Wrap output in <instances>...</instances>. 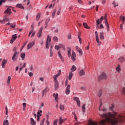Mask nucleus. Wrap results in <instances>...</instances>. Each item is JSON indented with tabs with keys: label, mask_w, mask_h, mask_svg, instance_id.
Segmentation results:
<instances>
[{
	"label": "nucleus",
	"mask_w": 125,
	"mask_h": 125,
	"mask_svg": "<svg viewBox=\"0 0 125 125\" xmlns=\"http://www.w3.org/2000/svg\"><path fill=\"white\" fill-rule=\"evenodd\" d=\"M67 39L68 40H71V39H72V35H71V34H69L67 36Z\"/></svg>",
	"instance_id": "864d4df0"
},
{
	"label": "nucleus",
	"mask_w": 125,
	"mask_h": 125,
	"mask_svg": "<svg viewBox=\"0 0 125 125\" xmlns=\"http://www.w3.org/2000/svg\"><path fill=\"white\" fill-rule=\"evenodd\" d=\"M19 54V53H18L17 52H15L13 55V57L12 58V59L13 61H16L17 60V57H18V55Z\"/></svg>",
	"instance_id": "7ed1b4c3"
},
{
	"label": "nucleus",
	"mask_w": 125,
	"mask_h": 125,
	"mask_svg": "<svg viewBox=\"0 0 125 125\" xmlns=\"http://www.w3.org/2000/svg\"><path fill=\"white\" fill-rule=\"evenodd\" d=\"M7 63V59H4L2 60L1 62V67L3 68V69H4L5 68V64Z\"/></svg>",
	"instance_id": "f8f14e48"
},
{
	"label": "nucleus",
	"mask_w": 125,
	"mask_h": 125,
	"mask_svg": "<svg viewBox=\"0 0 125 125\" xmlns=\"http://www.w3.org/2000/svg\"><path fill=\"white\" fill-rule=\"evenodd\" d=\"M46 92H47V89H46V88L44 89L42 92V96L44 95L45 94H46Z\"/></svg>",
	"instance_id": "ea45409f"
},
{
	"label": "nucleus",
	"mask_w": 125,
	"mask_h": 125,
	"mask_svg": "<svg viewBox=\"0 0 125 125\" xmlns=\"http://www.w3.org/2000/svg\"><path fill=\"white\" fill-rule=\"evenodd\" d=\"M3 125H9V123L8 122V120H4L3 121Z\"/></svg>",
	"instance_id": "2f4dec72"
},
{
	"label": "nucleus",
	"mask_w": 125,
	"mask_h": 125,
	"mask_svg": "<svg viewBox=\"0 0 125 125\" xmlns=\"http://www.w3.org/2000/svg\"><path fill=\"white\" fill-rule=\"evenodd\" d=\"M77 51L79 52V53L80 56H82L83 55V50H82V49H80V50H79Z\"/></svg>",
	"instance_id": "37998d69"
},
{
	"label": "nucleus",
	"mask_w": 125,
	"mask_h": 125,
	"mask_svg": "<svg viewBox=\"0 0 125 125\" xmlns=\"http://www.w3.org/2000/svg\"><path fill=\"white\" fill-rule=\"evenodd\" d=\"M53 97H54L55 99V101L56 102H58V93H54L53 94Z\"/></svg>",
	"instance_id": "f3484780"
},
{
	"label": "nucleus",
	"mask_w": 125,
	"mask_h": 125,
	"mask_svg": "<svg viewBox=\"0 0 125 125\" xmlns=\"http://www.w3.org/2000/svg\"><path fill=\"white\" fill-rule=\"evenodd\" d=\"M59 48H60L59 47V45H56L55 46V49H56V50H59Z\"/></svg>",
	"instance_id": "603ef678"
},
{
	"label": "nucleus",
	"mask_w": 125,
	"mask_h": 125,
	"mask_svg": "<svg viewBox=\"0 0 125 125\" xmlns=\"http://www.w3.org/2000/svg\"><path fill=\"white\" fill-rule=\"evenodd\" d=\"M17 50V47H15L13 48V51L14 52H17V51H16Z\"/></svg>",
	"instance_id": "13d9d810"
},
{
	"label": "nucleus",
	"mask_w": 125,
	"mask_h": 125,
	"mask_svg": "<svg viewBox=\"0 0 125 125\" xmlns=\"http://www.w3.org/2000/svg\"><path fill=\"white\" fill-rule=\"evenodd\" d=\"M16 7H17V8H21V9H24V6H23L22 4H18L16 5Z\"/></svg>",
	"instance_id": "6ab92c4d"
},
{
	"label": "nucleus",
	"mask_w": 125,
	"mask_h": 125,
	"mask_svg": "<svg viewBox=\"0 0 125 125\" xmlns=\"http://www.w3.org/2000/svg\"><path fill=\"white\" fill-rule=\"evenodd\" d=\"M113 5L114 6V7H116V6H118V4L115 1H113L112 2Z\"/></svg>",
	"instance_id": "4c0bfd02"
},
{
	"label": "nucleus",
	"mask_w": 125,
	"mask_h": 125,
	"mask_svg": "<svg viewBox=\"0 0 125 125\" xmlns=\"http://www.w3.org/2000/svg\"><path fill=\"white\" fill-rule=\"evenodd\" d=\"M56 13V10H54L53 11V13L52 14V16L53 17V18H54V17L55 16V14Z\"/></svg>",
	"instance_id": "a19ab883"
},
{
	"label": "nucleus",
	"mask_w": 125,
	"mask_h": 125,
	"mask_svg": "<svg viewBox=\"0 0 125 125\" xmlns=\"http://www.w3.org/2000/svg\"><path fill=\"white\" fill-rule=\"evenodd\" d=\"M83 26L85 29H90V27L88 26V25H87V23L85 22L83 23Z\"/></svg>",
	"instance_id": "b1692460"
},
{
	"label": "nucleus",
	"mask_w": 125,
	"mask_h": 125,
	"mask_svg": "<svg viewBox=\"0 0 125 125\" xmlns=\"http://www.w3.org/2000/svg\"><path fill=\"white\" fill-rule=\"evenodd\" d=\"M40 18H41V14H38L36 16V20H40Z\"/></svg>",
	"instance_id": "a18cd8bd"
},
{
	"label": "nucleus",
	"mask_w": 125,
	"mask_h": 125,
	"mask_svg": "<svg viewBox=\"0 0 125 125\" xmlns=\"http://www.w3.org/2000/svg\"><path fill=\"white\" fill-rule=\"evenodd\" d=\"M76 70H77V67L75 65H73L71 69V72H74Z\"/></svg>",
	"instance_id": "c85d7f7f"
},
{
	"label": "nucleus",
	"mask_w": 125,
	"mask_h": 125,
	"mask_svg": "<svg viewBox=\"0 0 125 125\" xmlns=\"http://www.w3.org/2000/svg\"><path fill=\"white\" fill-rule=\"evenodd\" d=\"M58 55L60 59H61L62 62H64V58H63V56H62V55L61 54V52L60 51L58 52Z\"/></svg>",
	"instance_id": "2eb2a0df"
},
{
	"label": "nucleus",
	"mask_w": 125,
	"mask_h": 125,
	"mask_svg": "<svg viewBox=\"0 0 125 125\" xmlns=\"http://www.w3.org/2000/svg\"><path fill=\"white\" fill-rule=\"evenodd\" d=\"M71 59L73 62H75V61H76V52H75V51H72Z\"/></svg>",
	"instance_id": "9d476101"
},
{
	"label": "nucleus",
	"mask_w": 125,
	"mask_h": 125,
	"mask_svg": "<svg viewBox=\"0 0 125 125\" xmlns=\"http://www.w3.org/2000/svg\"><path fill=\"white\" fill-rule=\"evenodd\" d=\"M37 122L40 121V115H37Z\"/></svg>",
	"instance_id": "338daca9"
},
{
	"label": "nucleus",
	"mask_w": 125,
	"mask_h": 125,
	"mask_svg": "<svg viewBox=\"0 0 125 125\" xmlns=\"http://www.w3.org/2000/svg\"><path fill=\"white\" fill-rule=\"evenodd\" d=\"M25 53H23L21 54V57L22 60H25Z\"/></svg>",
	"instance_id": "cd10ccee"
},
{
	"label": "nucleus",
	"mask_w": 125,
	"mask_h": 125,
	"mask_svg": "<svg viewBox=\"0 0 125 125\" xmlns=\"http://www.w3.org/2000/svg\"><path fill=\"white\" fill-rule=\"evenodd\" d=\"M82 111L83 113L85 112V104H84L82 107Z\"/></svg>",
	"instance_id": "c9c22d12"
},
{
	"label": "nucleus",
	"mask_w": 125,
	"mask_h": 125,
	"mask_svg": "<svg viewBox=\"0 0 125 125\" xmlns=\"http://www.w3.org/2000/svg\"><path fill=\"white\" fill-rule=\"evenodd\" d=\"M46 124H47V125H50V122H49L48 120H47Z\"/></svg>",
	"instance_id": "69168bd1"
},
{
	"label": "nucleus",
	"mask_w": 125,
	"mask_h": 125,
	"mask_svg": "<svg viewBox=\"0 0 125 125\" xmlns=\"http://www.w3.org/2000/svg\"><path fill=\"white\" fill-rule=\"evenodd\" d=\"M51 42V38H50V36L49 35H48L47 36V39H46V48H49V45L50 44V42Z\"/></svg>",
	"instance_id": "f257e3e1"
},
{
	"label": "nucleus",
	"mask_w": 125,
	"mask_h": 125,
	"mask_svg": "<svg viewBox=\"0 0 125 125\" xmlns=\"http://www.w3.org/2000/svg\"><path fill=\"white\" fill-rule=\"evenodd\" d=\"M52 31L55 32V33H58V28H55V27H53L52 28Z\"/></svg>",
	"instance_id": "473e14b6"
},
{
	"label": "nucleus",
	"mask_w": 125,
	"mask_h": 125,
	"mask_svg": "<svg viewBox=\"0 0 125 125\" xmlns=\"http://www.w3.org/2000/svg\"><path fill=\"white\" fill-rule=\"evenodd\" d=\"M78 37L79 42L81 43V44H82V38H81V36L78 35Z\"/></svg>",
	"instance_id": "8fccbe9b"
},
{
	"label": "nucleus",
	"mask_w": 125,
	"mask_h": 125,
	"mask_svg": "<svg viewBox=\"0 0 125 125\" xmlns=\"http://www.w3.org/2000/svg\"><path fill=\"white\" fill-rule=\"evenodd\" d=\"M72 78H73V73L70 72L69 74L68 80H69V81L71 80Z\"/></svg>",
	"instance_id": "7c9ffc66"
},
{
	"label": "nucleus",
	"mask_w": 125,
	"mask_h": 125,
	"mask_svg": "<svg viewBox=\"0 0 125 125\" xmlns=\"http://www.w3.org/2000/svg\"><path fill=\"white\" fill-rule=\"evenodd\" d=\"M105 79H107V75H106V74H105L104 72L102 73V74L99 77V80H105Z\"/></svg>",
	"instance_id": "39448f33"
},
{
	"label": "nucleus",
	"mask_w": 125,
	"mask_h": 125,
	"mask_svg": "<svg viewBox=\"0 0 125 125\" xmlns=\"http://www.w3.org/2000/svg\"><path fill=\"white\" fill-rule=\"evenodd\" d=\"M100 40L104 39V33L103 32L100 33Z\"/></svg>",
	"instance_id": "5701e85b"
},
{
	"label": "nucleus",
	"mask_w": 125,
	"mask_h": 125,
	"mask_svg": "<svg viewBox=\"0 0 125 125\" xmlns=\"http://www.w3.org/2000/svg\"><path fill=\"white\" fill-rule=\"evenodd\" d=\"M95 34L96 37V41L98 45H101V43H102V42L99 41V37H98V32H97V31H95Z\"/></svg>",
	"instance_id": "f03ea898"
},
{
	"label": "nucleus",
	"mask_w": 125,
	"mask_h": 125,
	"mask_svg": "<svg viewBox=\"0 0 125 125\" xmlns=\"http://www.w3.org/2000/svg\"><path fill=\"white\" fill-rule=\"evenodd\" d=\"M65 120L66 119H62V117H60L59 125H62V124H63V122H64Z\"/></svg>",
	"instance_id": "aec40b11"
},
{
	"label": "nucleus",
	"mask_w": 125,
	"mask_h": 125,
	"mask_svg": "<svg viewBox=\"0 0 125 125\" xmlns=\"http://www.w3.org/2000/svg\"><path fill=\"white\" fill-rule=\"evenodd\" d=\"M76 49L77 51H78L79 50H80L81 49V48H79V47L78 46H77L76 47Z\"/></svg>",
	"instance_id": "052dcab7"
},
{
	"label": "nucleus",
	"mask_w": 125,
	"mask_h": 125,
	"mask_svg": "<svg viewBox=\"0 0 125 125\" xmlns=\"http://www.w3.org/2000/svg\"><path fill=\"white\" fill-rule=\"evenodd\" d=\"M116 70L117 73H121L122 68H121V65L120 64H118L117 66L116 67Z\"/></svg>",
	"instance_id": "dca6fc26"
},
{
	"label": "nucleus",
	"mask_w": 125,
	"mask_h": 125,
	"mask_svg": "<svg viewBox=\"0 0 125 125\" xmlns=\"http://www.w3.org/2000/svg\"><path fill=\"white\" fill-rule=\"evenodd\" d=\"M101 106H102V103L100 102V105L99 107V110L102 112H106V109L104 108L103 109H101Z\"/></svg>",
	"instance_id": "393cba45"
},
{
	"label": "nucleus",
	"mask_w": 125,
	"mask_h": 125,
	"mask_svg": "<svg viewBox=\"0 0 125 125\" xmlns=\"http://www.w3.org/2000/svg\"><path fill=\"white\" fill-rule=\"evenodd\" d=\"M61 75V70H59V72L57 74H55L53 76L54 81H57V78Z\"/></svg>",
	"instance_id": "423d86ee"
},
{
	"label": "nucleus",
	"mask_w": 125,
	"mask_h": 125,
	"mask_svg": "<svg viewBox=\"0 0 125 125\" xmlns=\"http://www.w3.org/2000/svg\"><path fill=\"white\" fill-rule=\"evenodd\" d=\"M120 18H122L123 24H125V17H123V16H121Z\"/></svg>",
	"instance_id": "09e8293b"
},
{
	"label": "nucleus",
	"mask_w": 125,
	"mask_h": 125,
	"mask_svg": "<svg viewBox=\"0 0 125 125\" xmlns=\"http://www.w3.org/2000/svg\"><path fill=\"white\" fill-rule=\"evenodd\" d=\"M98 95L99 97H100L102 95V91L100 90L98 93Z\"/></svg>",
	"instance_id": "49530a36"
},
{
	"label": "nucleus",
	"mask_w": 125,
	"mask_h": 125,
	"mask_svg": "<svg viewBox=\"0 0 125 125\" xmlns=\"http://www.w3.org/2000/svg\"><path fill=\"white\" fill-rule=\"evenodd\" d=\"M29 77H32L33 76V73L30 72L29 73Z\"/></svg>",
	"instance_id": "774afa93"
},
{
	"label": "nucleus",
	"mask_w": 125,
	"mask_h": 125,
	"mask_svg": "<svg viewBox=\"0 0 125 125\" xmlns=\"http://www.w3.org/2000/svg\"><path fill=\"white\" fill-rule=\"evenodd\" d=\"M31 125H36V122L35 121V120H34V119L33 118H31Z\"/></svg>",
	"instance_id": "f704fd0d"
},
{
	"label": "nucleus",
	"mask_w": 125,
	"mask_h": 125,
	"mask_svg": "<svg viewBox=\"0 0 125 125\" xmlns=\"http://www.w3.org/2000/svg\"><path fill=\"white\" fill-rule=\"evenodd\" d=\"M5 1H6V0H0V6L1 5L2 2H5Z\"/></svg>",
	"instance_id": "6e6d98bb"
},
{
	"label": "nucleus",
	"mask_w": 125,
	"mask_h": 125,
	"mask_svg": "<svg viewBox=\"0 0 125 125\" xmlns=\"http://www.w3.org/2000/svg\"><path fill=\"white\" fill-rule=\"evenodd\" d=\"M11 80V77L8 76V80L7 81V83L8 85H9L10 83V80Z\"/></svg>",
	"instance_id": "bb28decb"
},
{
	"label": "nucleus",
	"mask_w": 125,
	"mask_h": 125,
	"mask_svg": "<svg viewBox=\"0 0 125 125\" xmlns=\"http://www.w3.org/2000/svg\"><path fill=\"white\" fill-rule=\"evenodd\" d=\"M99 28L100 29H104V26H103V24H101Z\"/></svg>",
	"instance_id": "bf43d9fd"
},
{
	"label": "nucleus",
	"mask_w": 125,
	"mask_h": 125,
	"mask_svg": "<svg viewBox=\"0 0 125 125\" xmlns=\"http://www.w3.org/2000/svg\"><path fill=\"white\" fill-rule=\"evenodd\" d=\"M71 88V86L70 84H68L66 88L65 89V94L66 95H68V94H70V92H71L70 89Z\"/></svg>",
	"instance_id": "1a4fd4ad"
},
{
	"label": "nucleus",
	"mask_w": 125,
	"mask_h": 125,
	"mask_svg": "<svg viewBox=\"0 0 125 125\" xmlns=\"http://www.w3.org/2000/svg\"><path fill=\"white\" fill-rule=\"evenodd\" d=\"M64 46V45H63V44L60 43L59 44V47H60V48H62Z\"/></svg>",
	"instance_id": "4d7b16f0"
},
{
	"label": "nucleus",
	"mask_w": 125,
	"mask_h": 125,
	"mask_svg": "<svg viewBox=\"0 0 125 125\" xmlns=\"http://www.w3.org/2000/svg\"><path fill=\"white\" fill-rule=\"evenodd\" d=\"M25 67H26V63H24L23 66L20 68V72H21L23 70V68H25Z\"/></svg>",
	"instance_id": "c03bdc74"
},
{
	"label": "nucleus",
	"mask_w": 125,
	"mask_h": 125,
	"mask_svg": "<svg viewBox=\"0 0 125 125\" xmlns=\"http://www.w3.org/2000/svg\"><path fill=\"white\" fill-rule=\"evenodd\" d=\"M12 38V39L14 40V41H15L16 39H17V36L16 35V34L13 35Z\"/></svg>",
	"instance_id": "58836bf2"
},
{
	"label": "nucleus",
	"mask_w": 125,
	"mask_h": 125,
	"mask_svg": "<svg viewBox=\"0 0 125 125\" xmlns=\"http://www.w3.org/2000/svg\"><path fill=\"white\" fill-rule=\"evenodd\" d=\"M122 92L123 94H125V87H123Z\"/></svg>",
	"instance_id": "5fc2aeb1"
},
{
	"label": "nucleus",
	"mask_w": 125,
	"mask_h": 125,
	"mask_svg": "<svg viewBox=\"0 0 125 125\" xmlns=\"http://www.w3.org/2000/svg\"><path fill=\"white\" fill-rule=\"evenodd\" d=\"M73 100L74 101H76L77 106L78 107H81V102L80 101V99L78 97H74L73 98Z\"/></svg>",
	"instance_id": "20e7f679"
},
{
	"label": "nucleus",
	"mask_w": 125,
	"mask_h": 125,
	"mask_svg": "<svg viewBox=\"0 0 125 125\" xmlns=\"http://www.w3.org/2000/svg\"><path fill=\"white\" fill-rule=\"evenodd\" d=\"M42 29H43V27H42L39 29L38 32V34H37L38 38H41V37H42Z\"/></svg>",
	"instance_id": "ddd939ff"
},
{
	"label": "nucleus",
	"mask_w": 125,
	"mask_h": 125,
	"mask_svg": "<svg viewBox=\"0 0 125 125\" xmlns=\"http://www.w3.org/2000/svg\"><path fill=\"white\" fill-rule=\"evenodd\" d=\"M4 13H7V14H11V9L7 8L5 11Z\"/></svg>",
	"instance_id": "4be33fe9"
},
{
	"label": "nucleus",
	"mask_w": 125,
	"mask_h": 125,
	"mask_svg": "<svg viewBox=\"0 0 125 125\" xmlns=\"http://www.w3.org/2000/svg\"><path fill=\"white\" fill-rule=\"evenodd\" d=\"M15 40H14V39H11V41H10V43H12L13 42H14V41H15Z\"/></svg>",
	"instance_id": "e2e57ef3"
},
{
	"label": "nucleus",
	"mask_w": 125,
	"mask_h": 125,
	"mask_svg": "<svg viewBox=\"0 0 125 125\" xmlns=\"http://www.w3.org/2000/svg\"><path fill=\"white\" fill-rule=\"evenodd\" d=\"M104 24H107L108 20L107 19V15H105L104 17Z\"/></svg>",
	"instance_id": "a878e982"
},
{
	"label": "nucleus",
	"mask_w": 125,
	"mask_h": 125,
	"mask_svg": "<svg viewBox=\"0 0 125 125\" xmlns=\"http://www.w3.org/2000/svg\"><path fill=\"white\" fill-rule=\"evenodd\" d=\"M60 109L62 111H64V106L62 104H61L60 106Z\"/></svg>",
	"instance_id": "de8ad7c7"
},
{
	"label": "nucleus",
	"mask_w": 125,
	"mask_h": 125,
	"mask_svg": "<svg viewBox=\"0 0 125 125\" xmlns=\"http://www.w3.org/2000/svg\"><path fill=\"white\" fill-rule=\"evenodd\" d=\"M118 61L120 63H124V62H125V57L123 56H121L118 58Z\"/></svg>",
	"instance_id": "4468645a"
},
{
	"label": "nucleus",
	"mask_w": 125,
	"mask_h": 125,
	"mask_svg": "<svg viewBox=\"0 0 125 125\" xmlns=\"http://www.w3.org/2000/svg\"><path fill=\"white\" fill-rule=\"evenodd\" d=\"M31 35V38H34V37H35V35H36V31H34L33 29H31L30 32H29L28 37H30Z\"/></svg>",
	"instance_id": "6e6552de"
},
{
	"label": "nucleus",
	"mask_w": 125,
	"mask_h": 125,
	"mask_svg": "<svg viewBox=\"0 0 125 125\" xmlns=\"http://www.w3.org/2000/svg\"><path fill=\"white\" fill-rule=\"evenodd\" d=\"M104 24L106 27L107 32H109V30L110 29V26H109V23H104Z\"/></svg>",
	"instance_id": "e433bc0d"
},
{
	"label": "nucleus",
	"mask_w": 125,
	"mask_h": 125,
	"mask_svg": "<svg viewBox=\"0 0 125 125\" xmlns=\"http://www.w3.org/2000/svg\"><path fill=\"white\" fill-rule=\"evenodd\" d=\"M71 47H68L67 48V55L69 57H71Z\"/></svg>",
	"instance_id": "412c9836"
},
{
	"label": "nucleus",
	"mask_w": 125,
	"mask_h": 125,
	"mask_svg": "<svg viewBox=\"0 0 125 125\" xmlns=\"http://www.w3.org/2000/svg\"><path fill=\"white\" fill-rule=\"evenodd\" d=\"M44 123V120L41 121L40 123V125H43Z\"/></svg>",
	"instance_id": "680f3d73"
},
{
	"label": "nucleus",
	"mask_w": 125,
	"mask_h": 125,
	"mask_svg": "<svg viewBox=\"0 0 125 125\" xmlns=\"http://www.w3.org/2000/svg\"><path fill=\"white\" fill-rule=\"evenodd\" d=\"M74 119L77 122H78V117H77V115L74 116Z\"/></svg>",
	"instance_id": "0e129e2a"
},
{
	"label": "nucleus",
	"mask_w": 125,
	"mask_h": 125,
	"mask_svg": "<svg viewBox=\"0 0 125 125\" xmlns=\"http://www.w3.org/2000/svg\"><path fill=\"white\" fill-rule=\"evenodd\" d=\"M104 20V17L102 16L100 19H98V20H97L96 23H97V26H98V25H100V24L102 23V21H103Z\"/></svg>",
	"instance_id": "9b49d317"
},
{
	"label": "nucleus",
	"mask_w": 125,
	"mask_h": 125,
	"mask_svg": "<svg viewBox=\"0 0 125 125\" xmlns=\"http://www.w3.org/2000/svg\"><path fill=\"white\" fill-rule=\"evenodd\" d=\"M55 83V89L57 90L58 89V87L59 86V83H58V81H54Z\"/></svg>",
	"instance_id": "a211bd4d"
},
{
	"label": "nucleus",
	"mask_w": 125,
	"mask_h": 125,
	"mask_svg": "<svg viewBox=\"0 0 125 125\" xmlns=\"http://www.w3.org/2000/svg\"><path fill=\"white\" fill-rule=\"evenodd\" d=\"M53 41H55V42H58V38H57L56 36H54L53 38Z\"/></svg>",
	"instance_id": "72a5a7b5"
},
{
	"label": "nucleus",
	"mask_w": 125,
	"mask_h": 125,
	"mask_svg": "<svg viewBox=\"0 0 125 125\" xmlns=\"http://www.w3.org/2000/svg\"><path fill=\"white\" fill-rule=\"evenodd\" d=\"M79 74L80 76H83L85 74V72H84V71H83V69L80 70Z\"/></svg>",
	"instance_id": "c756f323"
},
{
	"label": "nucleus",
	"mask_w": 125,
	"mask_h": 125,
	"mask_svg": "<svg viewBox=\"0 0 125 125\" xmlns=\"http://www.w3.org/2000/svg\"><path fill=\"white\" fill-rule=\"evenodd\" d=\"M52 56H53V51L51 49L50 50V57H52Z\"/></svg>",
	"instance_id": "79ce46f5"
},
{
	"label": "nucleus",
	"mask_w": 125,
	"mask_h": 125,
	"mask_svg": "<svg viewBox=\"0 0 125 125\" xmlns=\"http://www.w3.org/2000/svg\"><path fill=\"white\" fill-rule=\"evenodd\" d=\"M35 45V41H33L32 42H30L27 45V49L29 50V49H31Z\"/></svg>",
	"instance_id": "0eeeda50"
},
{
	"label": "nucleus",
	"mask_w": 125,
	"mask_h": 125,
	"mask_svg": "<svg viewBox=\"0 0 125 125\" xmlns=\"http://www.w3.org/2000/svg\"><path fill=\"white\" fill-rule=\"evenodd\" d=\"M58 122H59V120H56L53 123V125H57V123H58Z\"/></svg>",
	"instance_id": "3c124183"
}]
</instances>
